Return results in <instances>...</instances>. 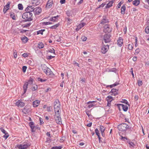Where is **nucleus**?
<instances>
[{
	"label": "nucleus",
	"instance_id": "29",
	"mask_svg": "<svg viewBox=\"0 0 149 149\" xmlns=\"http://www.w3.org/2000/svg\"><path fill=\"white\" fill-rule=\"evenodd\" d=\"M121 12L122 14H124L125 13V11L126 10V6L125 5H123L121 8Z\"/></svg>",
	"mask_w": 149,
	"mask_h": 149
},
{
	"label": "nucleus",
	"instance_id": "16",
	"mask_svg": "<svg viewBox=\"0 0 149 149\" xmlns=\"http://www.w3.org/2000/svg\"><path fill=\"white\" fill-rule=\"evenodd\" d=\"M86 23L85 22H82L79 24L77 26V28L76 29L77 31H79L80 29L84 26Z\"/></svg>",
	"mask_w": 149,
	"mask_h": 149
},
{
	"label": "nucleus",
	"instance_id": "55",
	"mask_svg": "<svg viewBox=\"0 0 149 149\" xmlns=\"http://www.w3.org/2000/svg\"><path fill=\"white\" fill-rule=\"evenodd\" d=\"M43 34V32L42 31V30H40L37 31V34L38 35L39 34H41V35H42Z\"/></svg>",
	"mask_w": 149,
	"mask_h": 149
},
{
	"label": "nucleus",
	"instance_id": "34",
	"mask_svg": "<svg viewBox=\"0 0 149 149\" xmlns=\"http://www.w3.org/2000/svg\"><path fill=\"white\" fill-rule=\"evenodd\" d=\"M118 84H119V83H118L116 82L115 83H114V84H113L111 85H110L107 86H106V87H110V88H112L114 86H116L118 85Z\"/></svg>",
	"mask_w": 149,
	"mask_h": 149
},
{
	"label": "nucleus",
	"instance_id": "14",
	"mask_svg": "<svg viewBox=\"0 0 149 149\" xmlns=\"http://www.w3.org/2000/svg\"><path fill=\"white\" fill-rule=\"evenodd\" d=\"M34 8L32 6H28L26 9L25 11L26 12L31 13L33 12Z\"/></svg>",
	"mask_w": 149,
	"mask_h": 149
},
{
	"label": "nucleus",
	"instance_id": "23",
	"mask_svg": "<svg viewBox=\"0 0 149 149\" xmlns=\"http://www.w3.org/2000/svg\"><path fill=\"white\" fill-rule=\"evenodd\" d=\"M119 105L122 107V108L124 111H126L127 110L128 107L127 105L123 104H120Z\"/></svg>",
	"mask_w": 149,
	"mask_h": 149
},
{
	"label": "nucleus",
	"instance_id": "32",
	"mask_svg": "<svg viewBox=\"0 0 149 149\" xmlns=\"http://www.w3.org/2000/svg\"><path fill=\"white\" fill-rule=\"evenodd\" d=\"M44 47V45L43 44L42 42H39L38 44V47L39 49H41L43 48Z\"/></svg>",
	"mask_w": 149,
	"mask_h": 149
},
{
	"label": "nucleus",
	"instance_id": "27",
	"mask_svg": "<svg viewBox=\"0 0 149 149\" xmlns=\"http://www.w3.org/2000/svg\"><path fill=\"white\" fill-rule=\"evenodd\" d=\"M29 111V109L26 106L22 109V112L25 114L28 113Z\"/></svg>",
	"mask_w": 149,
	"mask_h": 149
},
{
	"label": "nucleus",
	"instance_id": "18",
	"mask_svg": "<svg viewBox=\"0 0 149 149\" xmlns=\"http://www.w3.org/2000/svg\"><path fill=\"white\" fill-rule=\"evenodd\" d=\"M29 125L31 129V131L32 132H34L35 130H34L35 126L33 122H30L29 123Z\"/></svg>",
	"mask_w": 149,
	"mask_h": 149
},
{
	"label": "nucleus",
	"instance_id": "25",
	"mask_svg": "<svg viewBox=\"0 0 149 149\" xmlns=\"http://www.w3.org/2000/svg\"><path fill=\"white\" fill-rule=\"evenodd\" d=\"M107 100V102L109 103H111V102L113 100L112 97L111 96H108L106 98Z\"/></svg>",
	"mask_w": 149,
	"mask_h": 149
},
{
	"label": "nucleus",
	"instance_id": "45",
	"mask_svg": "<svg viewBox=\"0 0 149 149\" xmlns=\"http://www.w3.org/2000/svg\"><path fill=\"white\" fill-rule=\"evenodd\" d=\"M4 134H5V135L3 136V137L5 138V139H6L9 137V135L7 132Z\"/></svg>",
	"mask_w": 149,
	"mask_h": 149
},
{
	"label": "nucleus",
	"instance_id": "30",
	"mask_svg": "<svg viewBox=\"0 0 149 149\" xmlns=\"http://www.w3.org/2000/svg\"><path fill=\"white\" fill-rule=\"evenodd\" d=\"M127 143L129 144V147L131 148H134V146H135V145L132 142H131L130 141H127Z\"/></svg>",
	"mask_w": 149,
	"mask_h": 149
},
{
	"label": "nucleus",
	"instance_id": "47",
	"mask_svg": "<svg viewBox=\"0 0 149 149\" xmlns=\"http://www.w3.org/2000/svg\"><path fill=\"white\" fill-rule=\"evenodd\" d=\"M146 33L147 34L149 33V26H147L145 29Z\"/></svg>",
	"mask_w": 149,
	"mask_h": 149
},
{
	"label": "nucleus",
	"instance_id": "2",
	"mask_svg": "<svg viewBox=\"0 0 149 149\" xmlns=\"http://www.w3.org/2000/svg\"><path fill=\"white\" fill-rule=\"evenodd\" d=\"M32 16L33 14L32 13L26 12L23 14L22 17L25 19V21H30L33 19Z\"/></svg>",
	"mask_w": 149,
	"mask_h": 149
},
{
	"label": "nucleus",
	"instance_id": "46",
	"mask_svg": "<svg viewBox=\"0 0 149 149\" xmlns=\"http://www.w3.org/2000/svg\"><path fill=\"white\" fill-rule=\"evenodd\" d=\"M33 81V79L32 78H30L29 80H28V82H26L28 83L29 84H32Z\"/></svg>",
	"mask_w": 149,
	"mask_h": 149
},
{
	"label": "nucleus",
	"instance_id": "4",
	"mask_svg": "<svg viewBox=\"0 0 149 149\" xmlns=\"http://www.w3.org/2000/svg\"><path fill=\"white\" fill-rule=\"evenodd\" d=\"M54 118L56 123L60 124L61 123V113H55Z\"/></svg>",
	"mask_w": 149,
	"mask_h": 149
},
{
	"label": "nucleus",
	"instance_id": "22",
	"mask_svg": "<svg viewBox=\"0 0 149 149\" xmlns=\"http://www.w3.org/2000/svg\"><path fill=\"white\" fill-rule=\"evenodd\" d=\"M118 90L116 89L112 88L111 90V95H116L118 94Z\"/></svg>",
	"mask_w": 149,
	"mask_h": 149
},
{
	"label": "nucleus",
	"instance_id": "59",
	"mask_svg": "<svg viewBox=\"0 0 149 149\" xmlns=\"http://www.w3.org/2000/svg\"><path fill=\"white\" fill-rule=\"evenodd\" d=\"M27 69V67L26 66H23L22 67V70L23 72H25Z\"/></svg>",
	"mask_w": 149,
	"mask_h": 149
},
{
	"label": "nucleus",
	"instance_id": "35",
	"mask_svg": "<svg viewBox=\"0 0 149 149\" xmlns=\"http://www.w3.org/2000/svg\"><path fill=\"white\" fill-rule=\"evenodd\" d=\"M105 130V127L102 125L100 126V130L101 132H104Z\"/></svg>",
	"mask_w": 149,
	"mask_h": 149
},
{
	"label": "nucleus",
	"instance_id": "41",
	"mask_svg": "<svg viewBox=\"0 0 149 149\" xmlns=\"http://www.w3.org/2000/svg\"><path fill=\"white\" fill-rule=\"evenodd\" d=\"M121 102L123 103H124L125 104L129 106V104L128 103V102L125 99H122V101H121Z\"/></svg>",
	"mask_w": 149,
	"mask_h": 149
},
{
	"label": "nucleus",
	"instance_id": "53",
	"mask_svg": "<svg viewBox=\"0 0 149 149\" xmlns=\"http://www.w3.org/2000/svg\"><path fill=\"white\" fill-rule=\"evenodd\" d=\"M10 3H11V2H10L8 1L6 5L5 6V7H6L7 8H8V9H9Z\"/></svg>",
	"mask_w": 149,
	"mask_h": 149
},
{
	"label": "nucleus",
	"instance_id": "49",
	"mask_svg": "<svg viewBox=\"0 0 149 149\" xmlns=\"http://www.w3.org/2000/svg\"><path fill=\"white\" fill-rule=\"evenodd\" d=\"M38 89V86L37 85H35L33 86L32 90L33 91L36 90Z\"/></svg>",
	"mask_w": 149,
	"mask_h": 149
},
{
	"label": "nucleus",
	"instance_id": "51",
	"mask_svg": "<svg viewBox=\"0 0 149 149\" xmlns=\"http://www.w3.org/2000/svg\"><path fill=\"white\" fill-rule=\"evenodd\" d=\"M140 49L139 48L137 49L135 51V54L137 55L140 52Z\"/></svg>",
	"mask_w": 149,
	"mask_h": 149
},
{
	"label": "nucleus",
	"instance_id": "8",
	"mask_svg": "<svg viewBox=\"0 0 149 149\" xmlns=\"http://www.w3.org/2000/svg\"><path fill=\"white\" fill-rule=\"evenodd\" d=\"M109 47V46L108 45H104L101 48V52L103 54H105L108 51Z\"/></svg>",
	"mask_w": 149,
	"mask_h": 149
},
{
	"label": "nucleus",
	"instance_id": "9",
	"mask_svg": "<svg viewBox=\"0 0 149 149\" xmlns=\"http://www.w3.org/2000/svg\"><path fill=\"white\" fill-rule=\"evenodd\" d=\"M111 36L110 35L107 34H106L104 36V40L105 43H108L111 41Z\"/></svg>",
	"mask_w": 149,
	"mask_h": 149
},
{
	"label": "nucleus",
	"instance_id": "54",
	"mask_svg": "<svg viewBox=\"0 0 149 149\" xmlns=\"http://www.w3.org/2000/svg\"><path fill=\"white\" fill-rule=\"evenodd\" d=\"M86 115L89 117L91 115V111H86Z\"/></svg>",
	"mask_w": 149,
	"mask_h": 149
},
{
	"label": "nucleus",
	"instance_id": "63",
	"mask_svg": "<svg viewBox=\"0 0 149 149\" xmlns=\"http://www.w3.org/2000/svg\"><path fill=\"white\" fill-rule=\"evenodd\" d=\"M40 124L42 125L43 123L42 119L40 118H39Z\"/></svg>",
	"mask_w": 149,
	"mask_h": 149
},
{
	"label": "nucleus",
	"instance_id": "21",
	"mask_svg": "<svg viewBox=\"0 0 149 149\" xmlns=\"http://www.w3.org/2000/svg\"><path fill=\"white\" fill-rule=\"evenodd\" d=\"M40 101L38 100H36L33 102V106L34 107H37L40 104Z\"/></svg>",
	"mask_w": 149,
	"mask_h": 149
},
{
	"label": "nucleus",
	"instance_id": "20",
	"mask_svg": "<svg viewBox=\"0 0 149 149\" xmlns=\"http://www.w3.org/2000/svg\"><path fill=\"white\" fill-rule=\"evenodd\" d=\"M108 19L106 18L105 17H103V19L101 22V24H104L105 23L108 22Z\"/></svg>",
	"mask_w": 149,
	"mask_h": 149
},
{
	"label": "nucleus",
	"instance_id": "39",
	"mask_svg": "<svg viewBox=\"0 0 149 149\" xmlns=\"http://www.w3.org/2000/svg\"><path fill=\"white\" fill-rule=\"evenodd\" d=\"M95 133L96 134L97 136H98L100 135V133H99V130H98L97 128H96L95 130Z\"/></svg>",
	"mask_w": 149,
	"mask_h": 149
},
{
	"label": "nucleus",
	"instance_id": "43",
	"mask_svg": "<svg viewBox=\"0 0 149 149\" xmlns=\"http://www.w3.org/2000/svg\"><path fill=\"white\" fill-rule=\"evenodd\" d=\"M38 80L39 81H40L41 82H43L46 81L47 80V79H42L40 78H38Z\"/></svg>",
	"mask_w": 149,
	"mask_h": 149
},
{
	"label": "nucleus",
	"instance_id": "7",
	"mask_svg": "<svg viewBox=\"0 0 149 149\" xmlns=\"http://www.w3.org/2000/svg\"><path fill=\"white\" fill-rule=\"evenodd\" d=\"M30 146V145L26 143L17 145V147L19 149H26L27 148Z\"/></svg>",
	"mask_w": 149,
	"mask_h": 149
},
{
	"label": "nucleus",
	"instance_id": "36",
	"mask_svg": "<svg viewBox=\"0 0 149 149\" xmlns=\"http://www.w3.org/2000/svg\"><path fill=\"white\" fill-rule=\"evenodd\" d=\"M133 44H129L128 45V49L130 50H132L133 49Z\"/></svg>",
	"mask_w": 149,
	"mask_h": 149
},
{
	"label": "nucleus",
	"instance_id": "15",
	"mask_svg": "<svg viewBox=\"0 0 149 149\" xmlns=\"http://www.w3.org/2000/svg\"><path fill=\"white\" fill-rule=\"evenodd\" d=\"M53 4V0H49L46 5V7L47 8H50L52 6Z\"/></svg>",
	"mask_w": 149,
	"mask_h": 149
},
{
	"label": "nucleus",
	"instance_id": "60",
	"mask_svg": "<svg viewBox=\"0 0 149 149\" xmlns=\"http://www.w3.org/2000/svg\"><path fill=\"white\" fill-rule=\"evenodd\" d=\"M109 109L108 110H106L107 112L108 113H112V110L111 109H110L109 108Z\"/></svg>",
	"mask_w": 149,
	"mask_h": 149
},
{
	"label": "nucleus",
	"instance_id": "56",
	"mask_svg": "<svg viewBox=\"0 0 149 149\" xmlns=\"http://www.w3.org/2000/svg\"><path fill=\"white\" fill-rule=\"evenodd\" d=\"M10 17L13 20H15L16 17L13 14H11L10 15Z\"/></svg>",
	"mask_w": 149,
	"mask_h": 149
},
{
	"label": "nucleus",
	"instance_id": "44",
	"mask_svg": "<svg viewBox=\"0 0 149 149\" xmlns=\"http://www.w3.org/2000/svg\"><path fill=\"white\" fill-rule=\"evenodd\" d=\"M22 40L23 42H26L28 41V39L27 37H25L22 38Z\"/></svg>",
	"mask_w": 149,
	"mask_h": 149
},
{
	"label": "nucleus",
	"instance_id": "61",
	"mask_svg": "<svg viewBox=\"0 0 149 149\" xmlns=\"http://www.w3.org/2000/svg\"><path fill=\"white\" fill-rule=\"evenodd\" d=\"M106 4L104 3H102L101 5H100L98 7V8H100V7H103Z\"/></svg>",
	"mask_w": 149,
	"mask_h": 149
},
{
	"label": "nucleus",
	"instance_id": "1",
	"mask_svg": "<svg viewBox=\"0 0 149 149\" xmlns=\"http://www.w3.org/2000/svg\"><path fill=\"white\" fill-rule=\"evenodd\" d=\"M61 104L58 99L56 100L54 102V107L55 113H61Z\"/></svg>",
	"mask_w": 149,
	"mask_h": 149
},
{
	"label": "nucleus",
	"instance_id": "33",
	"mask_svg": "<svg viewBox=\"0 0 149 149\" xmlns=\"http://www.w3.org/2000/svg\"><path fill=\"white\" fill-rule=\"evenodd\" d=\"M59 25V23H58L50 27V28L52 29H56L57 27H58Z\"/></svg>",
	"mask_w": 149,
	"mask_h": 149
},
{
	"label": "nucleus",
	"instance_id": "48",
	"mask_svg": "<svg viewBox=\"0 0 149 149\" xmlns=\"http://www.w3.org/2000/svg\"><path fill=\"white\" fill-rule=\"evenodd\" d=\"M118 72L117 70L115 68H111V72L116 73Z\"/></svg>",
	"mask_w": 149,
	"mask_h": 149
},
{
	"label": "nucleus",
	"instance_id": "24",
	"mask_svg": "<svg viewBox=\"0 0 149 149\" xmlns=\"http://www.w3.org/2000/svg\"><path fill=\"white\" fill-rule=\"evenodd\" d=\"M95 102V101H89L88 102L87 104H89L88 106V107L89 108H90L94 106V105H93V104H92V103Z\"/></svg>",
	"mask_w": 149,
	"mask_h": 149
},
{
	"label": "nucleus",
	"instance_id": "42",
	"mask_svg": "<svg viewBox=\"0 0 149 149\" xmlns=\"http://www.w3.org/2000/svg\"><path fill=\"white\" fill-rule=\"evenodd\" d=\"M62 148L61 146H54L52 147L51 149H61Z\"/></svg>",
	"mask_w": 149,
	"mask_h": 149
},
{
	"label": "nucleus",
	"instance_id": "64",
	"mask_svg": "<svg viewBox=\"0 0 149 149\" xmlns=\"http://www.w3.org/2000/svg\"><path fill=\"white\" fill-rule=\"evenodd\" d=\"M55 56H48V57H47V59H49V60H50V59H52V58H53Z\"/></svg>",
	"mask_w": 149,
	"mask_h": 149
},
{
	"label": "nucleus",
	"instance_id": "50",
	"mask_svg": "<svg viewBox=\"0 0 149 149\" xmlns=\"http://www.w3.org/2000/svg\"><path fill=\"white\" fill-rule=\"evenodd\" d=\"M52 24V23L50 22H43V24L45 25H48Z\"/></svg>",
	"mask_w": 149,
	"mask_h": 149
},
{
	"label": "nucleus",
	"instance_id": "38",
	"mask_svg": "<svg viewBox=\"0 0 149 149\" xmlns=\"http://www.w3.org/2000/svg\"><path fill=\"white\" fill-rule=\"evenodd\" d=\"M65 19L67 20V23L68 24H71L72 19L68 17H66L65 18Z\"/></svg>",
	"mask_w": 149,
	"mask_h": 149
},
{
	"label": "nucleus",
	"instance_id": "52",
	"mask_svg": "<svg viewBox=\"0 0 149 149\" xmlns=\"http://www.w3.org/2000/svg\"><path fill=\"white\" fill-rule=\"evenodd\" d=\"M0 130L3 134L6 133L7 132L2 127L0 128Z\"/></svg>",
	"mask_w": 149,
	"mask_h": 149
},
{
	"label": "nucleus",
	"instance_id": "19",
	"mask_svg": "<svg viewBox=\"0 0 149 149\" xmlns=\"http://www.w3.org/2000/svg\"><path fill=\"white\" fill-rule=\"evenodd\" d=\"M59 15H57L55 16L52 17H51L50 19L49 20L52 21V22H56L58 19V18L59 17Z\"/></svg>",
	"mask_w": 149,
	"mask_h": 149
},
{
	"label": "nucleus",
	"instance_id": "31",
	"mask_svg": "<svg viewBox=\"0 0 149 149\" xmlns=\"http://www.w3.org/2000/svg\"><path fill=\"white\" fill-rule=\"evenodd\" d=\"M139 0H135L133 1V4L135 6H137L140 3Z\"/></svg>",
	"mask_w": 149,
	"mask_h": 149
},
{
	"label": "nucleus",
	"instance_id": "26",
	"mask_svg": "<svg viewBox=\"0 0 149 149\" xmlns=\"http://www.w3.org/2000/svg\"><path fill=\"white\" fill-rule=\"evenodd\" d=\"M113 3V1H110L107 3L106 6L105 7L106 8H109L112 6V4Z\"/></svg>",
	"mask_w": 149,
	"mask_h": 149
},
{
	"label": "nucleus",
	"instance_id": "5",
	"mask_svg": "<svg viewBox=\"0 0 149 149\" xmlns=\"http://www.w3.org/2000/svg\"><path fill=\"white\" fill-rule=\"evenodd\" d=\"M42 70L47 75H50L52 73V72L50 68L47 67L46 66L44 65L42 67Z\"/></svg>",
	"mask_w": 149,
	"mask_h": 149
},
{
	"label": "nucleus",
	"instance_id": "10",
	"mask_svg": "<svg viewBox=\"0 0 149 149\" xmlns=\"http://www.w3.org/2000/svg\"><path fill=\"white\" fill-rule=\"evenodd\" d=\"M41 8L40 7H37L34 8L33 12L35 15H38L41 13Z\"/></svg>",
	"mask_w": 149,
	"mask_h": 149
},
{
	"label": "nucleus",
	"instance_id": "12",
	"mask_svg": "<svg viewBox=\"0 0 149 149\" xmlns=\"http://www.w3.org/2000/svg\"><path fill=\"white\" fill-rule=\"evenodd\" d=\"M41 0H32L31 3L34 6L39 5L41 3Z\"/></svg>",
	"mask_w": 149,
	"mask_h": 149
},
{
	"label": "nucleus",
	"instance_id": "13",
	"mask_svg": "<svg viewBox=\"0 0 149 149\" xmlns=\"http://www.w3.org/2000/svg\"><path fill=\"white\" fill-rule=\"evenodd\" d=\"M123 44V39L122 37L118 38L117 40V45L118 46L121 47Z\"/></svg>",
	"mask_w": 149,
	"mask_h": 149
},
{
	"label": "nucleus",
	"instance_id": "3",
	"mask_svg": "<svg viewBox=\"0 0 149 149\" xmlns=\"http://www.w3.org/2000/svg\"><path fill=\"white\" fill-rule=\"evenodd\" d=\"M118 128L120 131H125L129 128V126L127 124L124 123L119 125Z\"/></svg>",
	"mask_w": 149,
	"mask_h": 149
},
{
	"label": "nucleus",
	"instance_id": "17",
	"mask_svg": "<svg viewBox=\"0 0 149 149\" xmlns=\"http://www.w3.org/2000/svg\"><path fill=\"white\" fill-rule=\"evenodd\" d=\"M28 83L25 82L23 86V94H25L27 91V88H28Z\"/></svg>",
	"mask_w": 149,
	"mask_h": 149
},
{
	"label": "nucleus",
	"instance_id": "62",
	"mask_svg": "<svg viewBox=\"0 0 149 149\" xmlns=\"http://www.w3.org/2000/svg\"><path fill=\"white\" fill-rule=\"evenodd\" d=\"M138 84L139 86H141L142 84V82L141 81H139L138 82Z\"/></svg>",
	"mask_w": 149,
	"mask_h": 149
},
{
	"label": "nucleus",
	"instance_id": "58",
	"mask_svg": "<svg viewBox=\"0 0 149 149\" xmlns=\"http://www.w3.org/2000/svg\"><path fill=\"white\" fill-rule=\"evenodd\" d=\"M28 55L29 54L27 53H24L22 55L25 58L27 57L28 56Z\"/></svg>",
	"mask_w": 149,
	"mask_h": 149
},
{
	"label": "nucleus",
	"instance_id": "11",
	"mask_svg": "<svg viewBox=\"0 0 149 149\" xmlns=\"http://www.w3.org/2000/svg\"><path fill=\"white\" fill-rule=\"evenodd\" d=\"M16 105L18 107H22L25 106V103L20 100H19L18 101L16 102Z\"/></svg>",
	"mask_w": 149,
	"mask_h": 149
},
{
	"label": "nucleus",
	"instance_id": "40",
	"mask_svg": "<svg viewBox=\"0 0 149 149\" xmlns=\"http://www.w3.org/2000/svg\"><path fill=\"white\" fill-rule=\"evenodd\" d=\"M18 9L20 10H22L23 9V6L22 4L21 3H19L18 5Z\"/></svg>",
	"mask_w": 149,
	"mask_h": 149
},
{
	"label": "nucleus",
	"instance_id": "37",
	"mask_svg": "<svg viewBox=\"0 0 149 149\" xmlns=\"http://www.w3.org/2000/svg\"><path fill=\"white\" fill-rule=\"evenodd\" d=\"M31 23L30 22H29L28 23H26L25 24H24L22 25V26L24 28L29 27L31 25Z\"/></svg>",
	"mask_w": 149,
	"mask_h": 149
},
{
	"label": "nucleus",
	"instance_id": "28",
	"mask_svg": "<svg viewBox=\"0 0 149 149\" xmlns=\"http://www.w3.org/2000/svg\"><path fill=\"white\" fill-rule=\"evenodd\" d=\"M66 14L68 16L72 17L73 14V12L72 10H68L66 12Z\"/></svg>",
	"mask_w": 149,
	"mask_h": 149
},
{
	"label": "nucleus",
	"instance_id": "57",
	"mask_svg": "<svg viewBox=\"0 0 149 149\" xmlns=\"http://www.w3.org/2000/svg\"><path fill=\"white\" fill-rule=\"evenodd\" d=\"M9 9H8V8L6 7L5 6L3 9V12L4 13H5L6 11Z\"/></svg>",
	"mask_w": 149,
	"mask_h": 149
},
{
	"label": "nucleus",
	"instance_id": "6",
	"mask_svg": "<svg viewBox=\"0 0 149 149\" xmlns=\"http://www.w3.org/2000/svg\"><path fill=\"white\" fill-rule=\"evenodd\" d=\"M112 30V28L108 25H105L104 26V31L105 33H109Z\"/></svg>",
	"mask_w": 149,
	"mask_h": 149
}]
</instances>
